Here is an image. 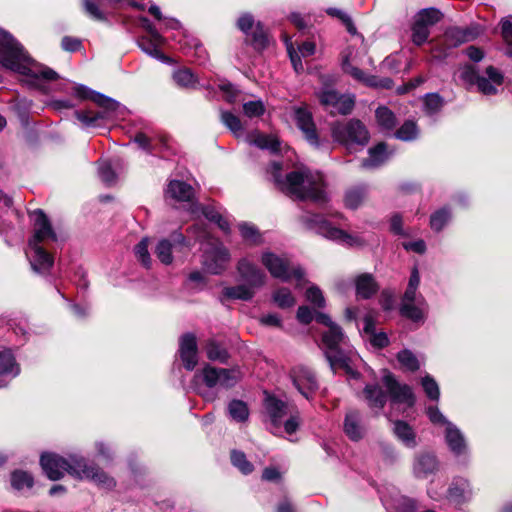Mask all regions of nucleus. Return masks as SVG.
I'll return each mask as SVG.
<instances>
[{"instance_id":"obj_26","label":"nucleus","mask_w":512,"mask_h":512,"mask_svg":"<svg viewBox=\"0 0 512 512\" xmlns=\"http://www.w3.org/2000/svg\"><path fill=\"white\" fill-rule=\"evenodd\" d=\"M445 440L450 451L454 455L460 456L466 453L467 445L465 438L453 423H447V427L445 429Z\"/></svg>"},{"instance_id":"obj_35","label":"nucleus","mask_w":512,"mask_h":512,"mask_svg":"<svg viewBox=\"0 0 512 512\" xmlns=\"http://www.w3.org/2000/svg\"><path fill=\"white\" fill-rule=\"evenodd\" d=\"M255 294L254 288L247 284L237 285L233 287H225L222 295L226 299L234 300H250Z\"/></svg>"},{"instance_id":"obj_8","label":"nucleus","mask_w":512,"mask_h":512,"mask_svg":"<svg viewBox=\"0 0 512 512\" xmlns=\"http://www.w3.org/2000/svg\"><path fill=\"white\" fill-rule=\"evenodd\" d=\"M196 239L203 242L207 239V247L204 248L203 266L210 274H220L225 269L230 260L228 249L218 240L210 239L205 231L196 236Z\"/></svg>"},{"instance_id":"obj_51","label":"nucleus","mask_w":512,"mask_h":512,"mask_svg":"<svg viewBox=\"0 0 512 512\" xmlns=\"http://www.w3.org/2000/svg\"><path fill=\"white\" fill-rule=\"evenodd\" d=\"M355 104V98L353 95H340L338 98L337 106L334 110H331L332 114H349Z\"/></svg>"},{"instance_id":"obj_57","label":"nucleus","mask_w":512,"mask_h":512,"mask_svg":"<svg viewBox=\"0 0 512 512\" xmlns=\"http://www.w3.org/2000/svg\"><path fill=\"white\" fill-rule=\"evenodd\" d=\"M98 174L100 179L106 184V185H113L116 182V174L112 170V167L110 164L106 162H102L98 166Z\"/></svg>"},{"instance_id":"obj_4","label":"nucleus","mask_w":512,"mask_h":512,"mask_svg":"<svg viewBox=\"0 0 512 512\" xmlns=\"http://www.w3.org/2000/svg\"><path fill=\"white\" fill-rule=\"evenodd\" d=\"M264 409L271 431L278 435L284 432L292 435L301 423L300 412L295 405L284 402L274 395L267 394L264 400Z\"/></svg>"},{"instance_id":"obj_5","label":"nucleus","mask_w":512,"mask_h":512,"mask_svg":"<svg viewBox=\"0 0 512 512\" xmlns=\"http://www.w3.org/2000/svg\"><path fill=\"white\" fill-rule=\"evenodd\" d=\"M241 373L238 369L216 368L206 364L194 375V382L198 393L206 400L211 401L214 396L210 391L202 388L203 384L208 389L231 388L240 380Z\"/></svg>"},{"instance_id":"obj_22","label":"nucleus","mask_w":512,"mask_h":512,"mask_svg":"<svg viewBox=\"0 0 512 512\" xmlns=\"http://www.w3.org/2000/svg\"><path fill=\"white\" fill-rule=\"evenodd\" d=\"M472 39L474 35L470 31L452 27L445 31L443 37L436 42L434 49L444 52L446 49L457 47Z\"/></svg>"},{"instance_id":"obj_18","label":"nucleus","mask_w":512,"mask_h":512,"mask_svg":"<svg viewBox=\"0 0 512 512\" xmlns=\"http://www.w3.org/2000/svg\"><path fill=\"white\" fill-rule=\"evenodd\" d=\"M416 292V288L407 286L400 307L401 315L413 321L421 320L425 311V301Z\"/></svg>"},{"instance_id":"obj_41","label":"nucleus","mask_w":512,"mask_h":512,"mask_svg":"<svg viewBox=\"0 0 512 512\" xmlns=\"http://www.w3.org/2000/svg\"><path fill=\"white\" fill-rule=\"evenodd\" d=\"M230 417L237 422H244L249 416L247 405L241 400H233L228 405Z\"/></svg>"},{"instance_id":"obj_39","label":"nucleus","mask_w":512,"mask_h":512,"mask_svg":"<svg viewBox=\"0 0 512 512\" xmlns=\"http://www.w3.org/2000/svg\"><path fill=\"white\" fill-rule=\"evenodd\" d=\"M101 5L104 2L111 6H118L125 0H98ZM84 8L86 13L95 20L103 21L106 19L105 14L100 10L99 6L95 3V0H84Z\"/></svg>"},{"instance_id":"obj_61","label":"nucleus","mask_w":512,"mask_h":512,"mask_svg":"<svg viewBox=\"0 0 512 512\" xmlns=\"http://www.w3.org/2000/svg\"><path fill=\"white\" fill-rule=\"evenodd\" d=\"M339 94L334 90H325L320 94V102L328 109L334 110L337 106Z\"/></svg>"},{"instance_id":"obj_23","label":"nucleus","mask_w":512,"mask_h":512,"mask_svg":"<svg viewBox=\"0 0 512 512\" xmlns=\"http://www.w3.org/2000/svg\"><path fill=\"white\" fill-rule=\"evenodd\" d=\"M241 279L250 287L259 288L265 282V274L247 258H243L237 265Z\"/></svg>"},{"instance_id":"obj_28","label":"nucleus","mask_w":512,"mask_h":512,"mask_svg":"<svg viewBox=\"0 0 512 512\" xmlns=\"http://www.w3.org/2000/svg\"><path fill=\"white\" fill-rule=\"evenodd\" d=\"M472 491L467 480L455 479L448 489V497L456 504H462L471 498Z\"/></svg>"},{"instance_id":"obj_25","label":"nucleus","mask_w":512,"mask_h":512,"mask_svg":"<svg viewBox=\"0 0 512 512\" xmlns=\"http://www.w3.org/2000/svg\"><path fill=\"white\" fill-rule=\"evenodd\" d=\"M26 254L30 258L33 270L37 272L47 271L53 265L52 256L42 246H29Z\"/></svg>"},{"instance_id":"obj_32","label":"nucleus","mask_w":512,"mask_h":512,"mask_svg":"<svg viewBox=\"0 0 512 512\" xmlns=\"http://www.w3.org/2000/svg\"><path fill=\"white\" fill-rule=\"evenodd\" d=\"M364 395L369 408L377 411L384 408L387 395L378 385H367L364 389Z\"/></svg>"},{"instance_id":"obj_19","label":"nucleus","mask_w":512,"mask_h":512,"mask_svg":"<svg viewBox=\"0 0 512 512\" xmlns=\"http://www.w3.org/2000/svg\"><path fill=\"white\" fill-rule=\"evenodd\" d=\"M237 25L247 37L250 38L251 44L257 50L264 49L267 45V35L262 25L258 22L255 24L253 16L243 14L239 17Z\"/></svg>"},{"instance_id":"obj_44","label":"nucleus","mask_w":512,"mask_h":512,"mask_svg":"<svg viewBox=\"0 0 512 512\" xmlns=\"http://www.w3.org/2000/svg\"><path fill=\"white\" fill-rule=\"evenodd\" d=\"M397 359L401 366L408 371H416L420 367L419 360L410 350H402L397 354Z\"/></svg>"},{"instance_id":"obj_52","label":"nucleus","mask_w":512,"mask_h":512,"mask_svg":"<svg viewBox=\"0 0 512 512\" xmlns=\"http://www.w3.org/2000/svg\"><path fill=\"white\" fill-rule=\"evenodd\" d=\"M417 127L413 121H406L396 132V137L403 141H410L417 136Z\"/></svg>"},{"instance_id":"obj_15","label":"nucleus","mask_w":512,"mask_h":512,"mask_svg":"<svg viewBox=\"0 0 512 512\" xmlns=\"http://www.w3.org/2000/svg\"><path fill=\"white\" fill-rule=\"evenodd\" d=\"M31 217L34 222V232L29 240V246H41V243L47 241H57V236L50 221L42 210L33 211Z\"/></svg>"},{"instance_id":"obj_24","label":"nucleus","mask_w":512,"mask_h":512,"mask_svg":"<svg viewBox=\"0 0 512 512\" xmlns=\"http://www.w3.org/2000/svg\"><path fill=\"white\" fill-rule=\"evenodd\" d=\"M486 75L487 78L484 76L479 77L476 83L478 91L485 95L496 94L497 86L503 83L502 73L493 66H489L486 68Z\"/></svg>"},{"instance_id":"obj_31","label":"nucleus","mask_w":512,"mask_h":512,"mask_svg":"<svg viewBox=\"0 0 512 512\" xmlns=\"http://www.w3.org/2000/svg\"><path fill=\"white\" fill-rule=\"evenodd\" d=\"M389 157L385 143H379L369 149L368 158L364 159L361 166L366 169L377 168L382 165Z\"/></svg>"},{"instance_id":"obj_42","label":"nucleus","mask_w":512,"mask_h":512,"mask_svg":"<svg viewBox=\"0 0 512 512\" xmlns=\"http://www.w3.org/2000/svg\"><path fill=\"white\" fill-rule=\"evenodd\" d=\"M138 43L139 47L148 55L156 59H164V55L159 50V46L163 43V40L157 41L156 39L151 37H142Z\"/></svg>"},{"instance_id":"obj_1","label":"nucleus","mask_w":512,"mask_h":512,"mask_svg":"<svg viewBox=\"0 0 512 512\" xmlns=\"http://www.w3.org/2000/svg\"><path fill=\"white\" fill-rule=\"evenodd\" d=\"M0 65L27 77V82L48 92L47 83L57 80L58 74L49 67L35 62L12 35L0 30Z\"/></svg>"},{"instance_id":"obj_49","label":"nucleus","mask_w":512,"mask_h":512,"mask_svg":"<svg viewBox=\"0 0 512 512\" xmlns=\"http://www.w3.org/2000/svg\"><path fill=\"white\" fill-rule=\"evenodd\" d=\"M231 462L243 474H249L253 471V465L246 459L243 452L234 450L231 452Z\"/></svg>"},{"instance_id":"obj_33","label":"nucleus","mask_w":512,"mask_h":512,"mask_svg":"<svg viewBox=\"0 0 512 512\" xmlns=\"http://www.w3.org/2000/svg\"><path fill=\"white\" fill-rule=\"evenodd\" d=\"M356 293L359 297L368 299L378 290V285L371 274H362L356 278Z\"/></svg>"},{"instance_id":"obj_46","label":"nucleus","mask_w":512,"mask_h":512,"mask_svg":"<svg viewBox=\"0 0 512 512\" xmlns=\"http://www.w3.org/2000/svg\"><path fill=\"white\" fill-rule=\"evenodd\" d=\"M273 300L280 308H289L294 306L295 298L288 288H279L273 294Z\"/></svg>"},{"instance_id":"obj_9","label":"nucleus","mask_w":512,"mask_h":512,"mask_svg":"<svg viewBox=\"0 0 512 512\" xmlns=\"http://www.w3.org/2000/svg\"><path fill=\"white\" fill-rule=\"evenodd\" d=\"M331 132L333 139L348 149L353 145L364 146L369 141V133L359 120L337 122L332 126Z\"/></svg>"},{"instance_id":"obj_36","label":"nucleus","mask_w":512,"mask_h":512,"mask_svg":"<svg viewBox=\"0 0 512 512\" xmlns=\"http://www.w3.org/2000/svg\"><path fill=\"white\" fill-rule=\"evenodd\" d=\"M249 142L261 149H268L272 152L278 151L280 145L276 137L259 132H254L249 135Z\"/></svg>"},{"instance_id":"obj_48","label":"nucleus","mask_w":512,"mask_h":512,"mask_svg":"<svg viewBox=\"0 0 512 512\" xmlns=\"http://www.w3.org/2000/svg\"><path fill=\"white\" fill-rule=\"evenodd\" d=\"M11 485L16 490L31 488L33 485V478L27 472L15 471L11 475Z\"/></svg>"},{"instance_id":"obj_17","label":"nucleus","mask_w":512,"mask_h":512,"mask_svg":"<svg viewBox=\"0 0 512 512\" xmlns=\"http://www.w3.org/2000/svg\"><path fill=\"white\" fill-rule=\"evenodd\" d=\"M293 120L305 139L316 147L319 146V138L311 111L306 106L293 107Z\"/></svg>"},{"instance_id":"obj_62","label":"nucleus","mask_w":512,"mask_h":512,"mask_svg":"<svg viewBox=\"0 0 512 512\" xmlns=\"http://www.w3.org/2000/svg\"><path fill=\"white\" fill-rule=\"evenodd\" d=\"M459 77L465 83L472 85L477 83L480 75L472 65H465L460 69Z\"/></svg>"},{"instance_id":"obj_20","label":"nucleus","mask_w":512,"mask_h":512,"mask_svg":"<svg viewBox=\"0 0 512 512\" xmlns=\"http://www.w3.org/2000/svg\"><path fill=\"white\" fill-rule=\"evenodd\" d=\"M342 69L345 73L349 74L356 81H358L368 87L389 88L391 86L392 81L389 78L379 80L375 76L366 74L363 70L352 65L348 56L343 57Z\"/></svg>"},{"instance_id":"obj_40","label":"nucleus","mask_w":512,"mask_h":512,"mask_svg":"<svg viewBox=\"0 0 512 512\" xmlns=\"http://www.w3.org/2000/svg\"><path fill=\"white\" fill-rule=\"evenodd\" d=\"M366 189L364 187H354L349 189L344 197V203L347 208L356 209L364 201Z\"/></svg>"},{"instance_id":"obj_34","label":"nucleus","mask_w":512,"mask_h":512,"mask_svg":"<svg viewBox=\"0 0 512 512\" xmlns=\"http://www.w3.org/2000/svg\"><path fill=\"white\" fill-rule=\"evenodd\" d=\"M396 437L407 447L414 448L417 445L416 434L412 427L404 421H396L393 428Z\"/></svg>"},{"instance_id":"obj_14","label":"nucleus","mask_w":512,"mask_h":512,"mask_svg":"<svg viewBox=\"0 0 512 512\" xmlns=\"http://www.w3.org/2000/svg\"><path fill=\"white\" fill-rule=\"evenodd\" d=\"M382 382L389 392L393 404H405L408 407L414 405L415 397L412 389L406 384H400L393 374L386 372L382 378Z\"/></svg>"},{"instance_id":"obj_38","label":"nucleus","mask_w":512,"mask_h":512,"mask_svg":"<svg viewBox=\"0 0 512 512\" xmlns=\"http://www.w3.org/2000/svg\"><path fill=\"white\" fill-rule=\"evenodd\" d=\"M206 355L209 360L217 361L220 363H227L229 354L227 350L219 345L215 340H208L205 345Z\"/></svg>"},{"instance_id":"obj_54","label":"nucleus","mask_w":512,"mask_h":512,"mask_svg":"<svg viewBox=\"0 0 512 512\" xmlns=\"http://www.w3.org/2000/svg\"><path fill=\"white\" fill-rule=\"evenodd\" d=\"M241 236L252 244H256L260 240V234L254 225L248 223L239 224Z\"/></svg>"},{"instance_id":"obj_13","label":"nucleus","mask_w":512,"mask_h":512,"mask_svg":"<svg viewBox=\"0 0 512 512\" xmlns=\"http://www.w3.org/2000/svg\"><path fill=\"white\" fill-rule=\"evenodd\" d=\"M190 250V244L182 233L174 232L169 238L162 239L155 247V254L161 263L169 265L173 262V253L184 254Z\"/></svg>"},{"instance_id":"obj_55","label":"nucleus","mask_w":512,"mask_h":512,"mask_svg":"<svg viewBox=\"0 0 512 512\" xmlns=\"http://www.w3.org/2000/svg\"><path fill=\"white\" fill-rule=\"evenodd\" d=\"M450 219V213L446 209H441L435 212L430 219L431 228L435 231H440Z\"/></svg>"},{"instance_id":"obj_50","label":"nucleus","mask_w":512,"mask_h":512,"mask_svg":"<svg viewBox=\"0 0 512 512\" xmlns=\"http://www.w3.org/2000/svg\"><path fill=\"white\" fill-rule=\"evenodd\" d=\"M148 238H143L136 246H135V255L137 259L142 263V265L146 268L151 266V257L148 251Z\"/></svg>"},{"instance_id":"obj_58","label":"nucleus","mask_w":512,"mask_h":512,"mask_svg":"<svg viewBox=\"0 0 512 512\" xmlns=\"http://www.w3.org/2000/svg\"><path fill=\"white\" fill-rule=\"evenodd\" d=\"M443 105L442 98L438 94H427L424 100V106L429 114L436 113Z\"/></svg>"},{"instance_id":"obj_3","label":"nucleus","mask_w":512,"mask_h":512,"mask_svg":"<svg viewBox=\"0 0 512 512\" xmlns=\"http://www.w3.org/2000/svg\"><path fill=\"white\" fill-rule=\"evenodd\" d=\"M40 464L50 480H58L68 473L78 479H90L106 489L115 485L114 480L105 472L94 464H88L82 457L70 456L66 459L57 454L44 453L41 455Z\"/></svg>"},{"instance_id":"obj_43","label":"nucleus","mask_w":512,"mask_h":512,"mask_svg":"<svg viewBox=\"0 0 512 512\" xmlns=\"http://www.w3.org/2000/svg\"><path fill=\"white\" fill-rule=\"evenodd\" d=\"M174 81L181 87L194 88L197 84V79L192 71L188 68H181L173 73Z\"/></svg>"},{"instance_id":"obj_53","label":"nucleus","mask_w":512,"mask_h":512,"mask_svg":"<svg viewBox=\"0 0 512 512\" xmlns=\"http://www.w3.org/2000/svg\"><path fill=\"white\" fill-rule=\"evenodd\" d=\"M421 383L427 397L431 400L437 401L440 396V391L436 381L432 377L427 375L422 379Z\"/></svg>"},{"instance_id":"obj_63","label":"nucleus","mask_w":512,"mask_h":512,"mask_svg":"<svg viewBox=\"0 0 512 512\" xmlns=\"http://www.w3.org/2000/svg\"><path fill=\"white\" fill-rule=\"evenodd\" d=\"M427 415L431 422L434 424H442L447 427V423H450L444 415L439 411L437 407L430 406L427 408Z\"/></svg>"},{"instance_id":"obj_59","label":"nucleus","mask_w":512,"mask_h":512,"mask_svg":"<svg viewBox=\"0 0 512 512\" xmlns=\"http://www.w3.org/2000/svg\"><path fill=\"white\" fill-rule=\"evenodd\" d=\"M306 299L318 308H322L325 305L323 294L316 286H311L307 289Z\"/></svg>"},{"instance_id":"obj_45","label":"nucleus","mask_w":512,"mask_h":512,"mask_svg":"<svg viewBox=\"0 0 512 512\" xmlns=\"http://www.w3.org/2000/svg\"><path fill=\"white\" fill-rule=\"evenodd\" d=\"M378 124L385 130H392L396 125V118L387 107H379L376 110Z\"/></svg>"},{"instance_id":"obj_7","label":"nucleus","mask_w":512,"mask_h":512,"mask_svg":"<svg viewBox=\"0 0 512 512\" xmlns=\"http://www.w3.org/2000/svg\"><path fill=\"white\" fill-rule=\"evenodd\" d=\"M301 223L306 229L334 241L338 244L355 247L363 245V239L358 235H352L348 232L335 227L323 215L306 213L300 218Z\"/></svg>"},{"instance_id":"obj_6","label":"nucleus","mask_w":512,"mask_h":512,"mask_svg":"<svg viewBox=\"0 0 512 512\" xmlns=\"http://www.w3.org/2000/svg\"><path fill=\"white\" fill-rule=\"evenodd\" d=\"M73 94L80 99H92L97 105L102 107L103 111H75L76 118L87 127L96 126L99 121L108 120L114 117L113 113L119 108L120 104L115 100L102 94L89 90L84 85H77L73 88Z\"/></svg>"},{"instance_id":"obj_60","label":"nucleus","mask_w":512,"mask_h":512,"mask_svg":"<svg viewBox=\"0 0 512 512\" xmlns=\"http://www.w3.org/2000/svg\"><path fill=\"white\" fill-rule=\"evenodd\" d=\"M284 39L286 42L287 51H288L290 60L292 62V65L294 67V70L297 73L303 71V65H302V61H301L302 56L293 48L292 43L289 42V39L287 38L286 35H284Z\"/></svg>"},{"instance_id":"obj_29","label":"nucleus","mask_w":512,"mask_h":512,"mask_svg":"<svg viewBox=\"0 0 512 512\" xmlns=\"http://www.w3.org/2000/svg\"><path fill=\"white\" fill-rule=\"evenodd\" d=\"M438 467L436 457L431 454H422L414 462L413 471L416 477L424 478L433 473Z\"/></svg>"},{"instance_id":"obj_37","label":"nucleus","mask_w":512,"mask_h":512,"mask_svg":"<svg viewBox=\"0 0 512 512\" xmlns=\"http://www.w3.org/2000/svg\"><path fill=\"white\" fill-rule=\"evenodd\" d=\"M19 371V366L16 364L11 351L6 350L0 352V376L15 377L19 374Z\"/></svg>"},{"instance_id":"obj_64","label":"nucleus","mask_w":512,"mask_h":512,"mask_svg":"<svg viewBox=\"0 0 512 512\" xmlns=\"http://www.w3.org/2000/svg\"><path fill=\"white\" fill-rule=\"evenodd\" d=\"M501 34L508 45H512V22L510 19L501 21Z\"/></svg>"},{"instance_id":"obj_2","label":"nucleus","mask_w":512,"mask_h":512,"mask_svg":"<svg viewBox=\"0 0 512 512\" xmlns=\"http://www.w3.org/2000/svg\"><path fill=\"white\" fill-rule=\"evenodd\" d=\"M281 169L280 163L273 162L268 170L272 181L280 191L299 200H310L316 203L327 201L325 182L321 173L301 169L288 173L282 179L280 176Z\"/></svg>"},{"instance_id":"obj_56","label":"nucleus","mask_w":512,"mask_h":512,"mask_svg":"<svg viewBox=\"0 0 512 512\" xmlns=\"http://www.w3.org/2000/svg\"><path fill=\"white\" fill-rule=\"evenodd\" d=\"M244 114L249 117H259L265 112V107L262 101H249L243 104Z\"/></svg>"},{"instance_id":"obj_27","label":"nucleus","mask_w":512,"mask_h":512,"mask_svg":"<svg viewBox=\"0 0 512 512\" xmlns=\"http://www.w3.org/2000/svg\"><path fill=\"white\" fill-rule=\"evenodd\" d=\"M344 431L353 441L360 440L365 433V428L361 422V415L357 410L347 412L344 421Z\"/></svg>"},{"instance_id":"obj_30","label":"nucleus","mask_w":512,"mask_h":512,"mask_svg":"<svg viewBox=\"0 0 512 512\" xmlns=\"http://www.w3.org/2000/svg\"><path fill=\"white\" fill-rule=\"evenodd\" d=\"M166 194L177 201H190L194 190L191 185L183 181L172 180L168 184Z\"/></svg>"},{"instance_id":"obj_47","label":"nucleus","mask_w":512,"mask_h":512,"mask_svg":"<svg viewBox=\"0 0 512 512\" xmlns=\"http://www.w3.org/2000/svg\"><path fill=\"white\" fill-rule=\"evenodd\" d=\"M221 120L223 124L231 130V132L236 136L239 137L243 133V127L241 124L240 119L227 111H224L221 113Z\"/></svg>"},{"instance_id":"obj_11","label":"nucleus","mask_w":512,"mask_h":512,"mask_svg":"<svg viewBox=\"0 0 512 512\" xmlns=\"http://www.w3.org/2000/svg\"><path fill=\"white\" fill-rule=\"evenodd\" d=\"M317 322L328 327V331L323 333L322 341L326 347V356L331 364L343 360L342 355L338 351V346L344 341V334L341 328L331 321L328 315L317 313L315 316Z\"/></svg>"},{"instance_id":"obj_10","label":"nucleus","mask_w":512,"mask_h":512,"mask_svg":"<svg viewBox=\"0 0 512 512\" xmlns=\"http://www.w3.org/2000/svg\"><path fill=\"white\" fill-rule=\"evenodd\" d=\"M262 263L275 278H279L282 281H289L291 278H295L297 286L305 283L304 271L299 266L290 265L286 258L266 252L262 256Z\"/></svg>"},{"instance_id":"obj_12","label":"nucleus","mask_w":512,"mask_h":512,"mask_svg":"<svg viewBox=\"0 0 512 512\" xmlns=\"http://www.w3.org/2000/svg\"><path fill=\"white\" fill-rule=\"evenodd\" d=\"M441 17L440 11L434 8L418 12L412 25V42L417 46L424 44L430 35V27L439 22Z\"/></svg>"},{"instance_id":"obj_16","label":"nucleus","mask_w":512,"mask_h":512,"mask_svg":"<svg viewBox=\"0 0 512 512\" xmlns=\"http://www.w3.org/2000/svg\"><path fill=\"white\" fill-rule=\"evenodd\" d=\"M290 376L295 388L306 399H311L318 389V382L314 373L303 366L291 370Z\"/></svg>"},{"instance_id":"obj_21","label":"nucleus","mask_w":512,"mask_h":512,"mask_svg":"<svg viewBox=\"0 0 512 512\" xmlns=\"http://www.w3.org/2000/svg\"><path fill=\"white\" fill-rule=\"evenodd\" d=\"M179 354L184 367L193 370L198 363V347L194 334L187 333L181 336Z\"/></svg>"}]
</instances>
